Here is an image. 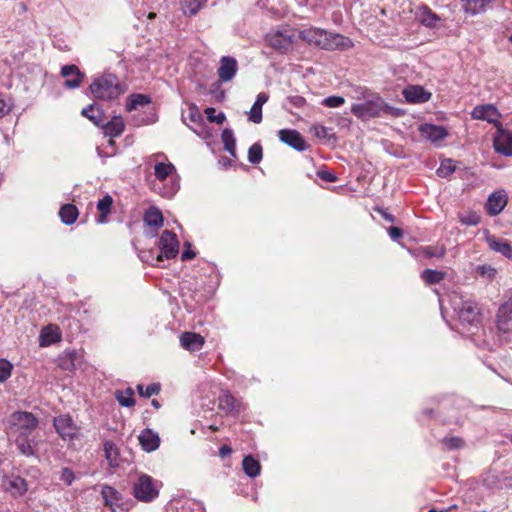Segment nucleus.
Here are the masks:
<instances>
[{
    "instance_id": "obj_1",
    "label": "nucleus",
    "mask_w": 512,
    "mask_h": 512,
    "mask_svg": "<svg viewBox=\"0 0 512 512\" xmlns=\"http://www.w3.org/2000/svg\"><path fill=\"white\" fill-rule=\"evenodd\" d=\"M10 425L20 453L25 456L35 455L36 442L31 434L38 426L37 418L30 412L17 411L11 415Z\"/></svg>"
},
{
    "instance_id": "obj_2",
    "label": "nucleus",
    "mask_w": 512,
    "mask_h": 512,
    "mask_svg": "<svg viewBox=\"0 0 512 512\" xmlns=\"http://www.w3.org/2000/svg\"><path fill=\"white\" fill-rule=\"evenodd\" d=\"M299 35L309 44L325 50H347L353 46V42L348 37L320 28L310 27L300 31Z\"/></svg>"
},
{
    "instance_id": "obj_3",
    "label": "nucleus",
    "mask_w": 512,
    "mask_h": 512,
    "mask_svg": "<svg viewBox=\"0 0 512 512\" xmlns=\"http://www.w3.org/2000/svg\"><path fill=\"white\" fill-rule=\"evenodd\" d=\"M351 113L358 119L367 121L385 115L399 116L400 110L390 106L379 94H376L364 102L352 104Z\"/></svg>"
},
{
    "instance_id": "obj_4",
    "label": "nucleus",
    "mask_w": 512,
    "mask_h": 512,
    "mask_svg": "<svg viewBox=\"0 0 512 512\" xmlns=\"http://www.w3.org/2000/svg\"><path fill=\"white\" fill-rule=\"evenodd\" d=\"M90 91L96 99L110 101L118 98L125 92V89L116 75L105 72L94 78L90 85Z\"/></svg>"
},
{
    "instance_id": "obj_5",
    "label": "nucleus",
    "mask_w": 512,
    "mask_h": 512,
    "mask_svg": "<svg viewBox=\"0 0 512 512\" xmlns=\"http://www.w3.org/2000/svg\"><path fill=\"white\" fill-rule=\"evenodd\" d=\"M154 175L159 181H164L170 177V184L163 188L161 194L166 198H172L180 187L175 166L170 162H158L154 166Z\"/></svg>"
},
{
    "instance_id": "obj_6",
    "label": "nucleus",
    "mask_w": 512,
    "mask_h": 512,
    "mask_svg": "<svg viewBox=\"0 0 512 512\" xmlns=\"http://www.w3.org/2000/svg\"><path fill=\"white\" fill-rule=\"evenodd\" d=\"M497 335L500 342L512 341V301L503 303L496 315Z\"/></svg>"
},
{
    "instance_id": "obj_7",
    "label": "nucleus",
    "mask_w": 512,
    "mask_h": 512,
    "mask_svg": "<svg viewBox=\"0 0 512 512\" xmlns=\"http://www.w3.org/2000/svg\"><path fill=\"white\" fill-rule=\"evenodd\" d=\"M159 494L157 482L147 474H141L133 484L134 497L142 502H150Z\"/></svg>"
},
{
    "instance_id": "obj_8",
    "label": "nucleus",
    "mask_w": 512,
    "mask_h": 512,
    "mask_svg": "<svg viewBox=\"0 0 512 512\" xmlns=\"http://www.w3.org/2000/svg\"><path fill=\"white\" fill-rule=\"evenodd\" d=\"M454 310L463 325H477L480 323L481 313L478 304L472 300L454 302Z\"/></svg>"
},
{
    "instance_id": "obj_9",
    "label": "nucleus",
    "mask_w": 512,
    "mask_h": 512,
    "mask_svg": "<svg viewBox=\"0 0 512 512\" xmlns=\"http://www.w3.org/2000/svg\"><path fill=\"white\" fill-rule=\"evenodd\" d=\"M158 246L160 253L156 257L157 262H161L164 259H173L178 255L179 241L176 234L169 230L162 232Z\"/></svg>"
},
{
    "instance_id": "obj_10",
    "label": "nucleus",
    "mask_w": 512,
    "mask_h": 512,
    "mask_svg": "<svg viewBox=\"0 0 512 512\" xmlns=\"http://www.w3.org/2000/svg\"><path fill=\"white\" fill-rule=\"evenodd\" d=\"M54 427L63 440H74L78 438L79 427L74 423L69 414L59 415L54 418Z\"/></svg>"
},
{
    "instance_id": "obj_11",
    "label": "nucleus",
    "mask_w": 512,
    "mask_h": 512,
    "mask_svg": "<svg viewBox=\"0 0 512 512\" xmlns=\"http://www.w3.org/2000/svg\"><path fill=\"white\" fill-rule=\"evenodd\" d=\"M101 495L105 504L109 506L113 512H124L129 509V502L112 486H102Z\"/></svg>"
},
{
    "instance_id": "obj_12",
    "label": "nucleus",
    "mask_w": 512,
    "mask_h": 512,
    "mask_svg": "<svg viewBox=\"0 0 512 512\" xmlns=\"http://www.w3.org/2000/svg\"><path fill=\"white\" fill-rule=\"evenodd\" d=\"M267 41L269 45L274 49L281 52H286L292 48L294 35L288 30L275 31L268 34Z\"/></svg>"
},
{
    "instance_id": "obj_13",
    "label": "nucleus",
    "mask_w": 512,
    "mask_h": 512,
    "mask_svg": "<svg viewBox=\"0 0 512 512\" xmlns=\"http://www.w3.org/2000/svg\"><path fill=\"white\" fill-rule=\"evenodd\" d=\"M278 137L281 142L297 151H305L309 147L302 135L294 129H281L278 131Z\"/></svg>"
},
{
    "instance_id": "obj_14",
    "label": "nucleus",
    "mask_w": 512,
    "mask_h": 512,
    "mask_svg": "<svg viewBox=\"0 0 512 512\" xmlns=\"http://www.w3.org/2000/svg\"><path fill=\"white\" fill-rule=\"evenodd\" d=\"M493 146L497 153L504 156H512V132L498 127Z\"/></svg>"
},
{
    "instance_id": "obj_15",
    "label": "nucleus",
    "mask_w": 512,
    "mask_h": 512,
    "mask_svg": "<svg viewBox=\"0 0 512 512\" xmlns=\"http://www.w3.org/2000/svg\"><path fill=\"white\" fill-rule=\"evenodd\" d=\"M238 71V63L234 57L223 56L219 61L217 75L221 82L231 81Z\"/></svg>"
},
{
    "instance_id": "obj_16",
    "label": "nucleus",
    "mask_w": 512,
    "mask_h": 512,
    "mask_svg": "<svg viewBox=\"0 0 512 512\" xmlns=\"http://www.w3.org/2000/svg\"><path fill=\"white\" fill-rule=\"evenodd\" d=\"M60 74L62 77L66 78L63 85L68 89L78 88L85 77V74L82 73L79 68L73 64L63 66L61 68Z\"/></svg>"
},
{
    "instance_id": "obj_17",
    "label": "nucleus",
    "mask_w": 512,
    "mask_h": 512,
    "mask_svg": "<svg viewBox=\"0 0 512 512\" xmlns=\"http://www.w3.org/2000/svg\"><path fill=\"white\" fill-rule=\"evenodd\" d=\"M471 116L473 119L487 121L488 123H498V118L500 117V113L497 108L492 104H485L476 106L472 112Z\"/></svg>"
},
{
    "instance_id": "obj_18",
    "label": "nucleus",
    "mask_w": 512,
    "mask_h": 512,
    "mask_svg": "<svg viewBox=\"0 0 512 512\" xmlns=\"http://www.w3.org/2000/svg\"><path fill=\"white\" fill-rule=\"evenodd\" d=\"M218 408L227 414H238L244 407L229 391H224L218 398Z\"/></svg>"
},
{
    "instance_id": "obj_19",
    "label": "nucleus",
    "mask_w": 512,
    "mask_h": 512,
    "mask_svg": "<svg viewBox=\"0 0 512 512\" xmlns=\"http://www.w3.org/2000/svg\"><path fill=\"white\" fill-rule=\"evenodd\" d=\"M2 486L13 496H21L28 489L26 481L16 475L4 476L2 479Z\"/></svg>"
},
{
    "instance_id": "obj_20",
    "label": "nucleus",
    "mask_w": 512,
    "mask_h": 512,
    "mask_svg": "<svg viewBox=\"0 0 512 512\" xmlns=\"http://www.w3.org/2000/svg\"><path fill=\"white\" fill-rule=\"evenodd\" d=\"M403 96L408 103H425L430 100L431 93L419 85H410L403 90Z\"/></svg>"
},
{
    "instance_id": "obj_21",
    "label": "nucleus",
    "mask_w": 512,
    "mask_h": 512,
    "mask_svg": "<svg viewBox=\"0 0 512 512\" xmlns=\"http://www.w3.org/2000/svg\"><path fill=\"white\" fill-rule=\"evenodd\" d=\"M507 195L504 191L493 192L486 203V210L489 215H498L507 205Z\"/></svg>"
},
{
    "instance_id": "obj_22",
    "label": "nucleus",
    "mask_w": 512,
    "mask_h": 512,
    "mask_svg": "<svg viewBox=\"0 0 512 512\" xmlns=\"http://www.w3.org/2000/svg\"><path fill=\"white\" fill-rule=\"evenodd\" d=\"M419 132L423 138L433 143L443 140L448 134L444 127L427 123L419 127Z\"/></svg>"
},
{
    "instance_id": "obj_23",
    "label": "nucleus",
    "mask_w": 512,
    "mask_h": 512,
    "mask_svg": "<svg viewBox=\"0 0 512 512\" xmlns=\"http://www.w3.org/2000/svg\"><path fill=\"white\" fill-rule=\"evenodd\" d=\"M205 343L204 338L195 332H184L180 335L181 346L190 352L200 350Z\"/></svg>"
},
{
    "instance_id": "obj_24",
    "label": "nucleus",
    "mask_w": 512,
    "mask_h": 512,
    "mask_svg": "<svg viewBox=\"0 0 512 512\" xmlns=\"http://www.w3.org/2000/svg\"><path fill=\"white\" fill-rule=\"evenodd\" d=\"M486 241L491 250L500 253L509 260H512V242L498 239L495 236H488Z\"/></svg>"
},
{
    "instance_id": "obj_25",
    "label": "nucleus",
    "mask_w": 512,
    "mask_h": 512,
    "mask_svg": "<svg viewBox=\"0 0 512 512\" xmlns=\"http://www.w3.org/2000/svg\"><path fill=\"white\" fill-rule=\"evenodd\" d=\"M139 442L143 450L152 452L159 447L160 439L157 433H154L150 429H145L139 435Z\"/></svg>"
},
{
    "instance_id": "obj_26",
    "label": "nucleus",
    "mask_w": 512,
    "mask_h": 512,
    "mask_svg": "<svg viewBox=\"0 0 512 512\" xmlns=\"http://www.w3.org/2000/svg\"><path fill=\"white\" fill-rule=\"evenodd\" d=\"M417 19L427 27H435L440 18L429 7L421 6L416 13Z\"/></svg>"
},
{
    "instance_id": "obj_27",
    "label": "nucleus",
    "mask_w": 512,
    "mask_h": 512,
    "mask_svg": "<svg viewBox=\"0 0 512 512\" xmlns=\"http://www.w3.org/2000/svg\"><path fill=\"white\" fill-rule=\"evenodd\" d=\"M103 450L105 454V459L107 460L109 467H117L119 465V450L116 447L115 443L111 440L105 441L103 444Z\"/></svg>"
},
{
    "instance_id": "obj_28",
    "label": "nucleus",
    "mask_w": 512,
    "mask_h": 512,
    "mask_svg": "<svg viewBox=\"0 0 512 512\" xmlns=\"http://www.w3.org/2000/svg\"><path fill=\"white\" fill-rule=\"evenodd\" d=\"M61 336L58 332V328L55 326H47L41 330L40 333V345L48 346L53 343L60 341Z\"/></svg>"
},
{
    "instance_id": "obj_29",
    "label": "nucleus",
    "mask_w": 512,
    "mask_h": 512,
    "mask_svg": "<svg viewBox=\"0 0 512 512\" xmlns=\"http://www.w3.org/2000/svg\"><path fill=\"white\" fill-rule=\"evenodd\" d=\"M112 204H113V199L110 195H105L102 199H100L98 201L97 209L100 213L96 220L98 224L106 223L107 216L111 212Z\"/></svg>"
},
{
    "instance_id": "obj_30",
    "label": "nucleus",
    "mask_w": 512,
    "mask_h": 512,
    "mask_svg": "<svg viewBox=\"0 0 512 512\" xmlns=\"http://www.w3.org/2000/svg\"><path fill=\"white\" fill-rule=\"evenodd\" d=\"M144 222L147 226L160 228L163 225V215L156 207H150L144 214Z\"/></svg>"
},
{
    "instance_id": "obj_31",
    "label": "nucleus",
    "mask_w": 512,
    "mask_h": 512,
    "mask_svg": "<svg viewBox=\"0 0 512 512\" xmlns=\"http://www.w3.org/2000/svg\"><path fill=\"white\" fill-rule=\"evenodd\" d=\"M462 2L466 13L476 15L484 12L491 0H462Z\"/></svg>"
},
{
    "instance_id": "obj_32",
    "label": "nucleus",
    "mask_w": 512,
    "mask_h": 512,
    "mask_svg": "<svg viewBox=\"0 0 512 512\" xmlns=\"http://www.w3.org/2000/svg\"><path fill=\"white\" fill-rule=\"evenodd\" d=\"M125 125L121 117H114L104 126L105 135L112 137L120 136L124 131Z\"/></svg>"
},
{
    "instance_id": "obj_33",
    "label": "nucleus",
    "mask_w": 512,
    "mask_h": 512,
    "mask_svg": "<svg viewBox=\"0 0 512 512\" xmlns=\"http://www.w3.org/2000/svg\"><path fill=\"white\" fill-rule=\"evenodd\" d=\"M242 468L245 474L251 478H254L260 474L261 466L258 460L251 455L244 457L242 461Z\"/></svg>"
},
{
    "instance_id": "obj_34",
    "label": "nucleus",
    "mask_w": 512,
    "mask_h": 512,
    "mask_svg": "<svg viewBox=\"0 0 512 512\" xmlns=\"http://www.w3.org/2000/svg\"><path fill=\"white\" fill-rule=\"evenodd\" d=\"M59 216L61 221L66 225L73 224L78 216V210L73 204H65L61 207L59 211Z\"/></svg>"
},
{
    "instance_id": "obj_35",
    "label": "nucleus",
    "mask_w": 512,
    "mask_h": 512,
    "mask_svg": "<svg viewBox=\"0 0 512 512\" xmlns=\"http://www.w3.org/2000/svg\"><path fill=\"white\" fill-rule=\"evenodd\" d=\"M221 139L224 144L225 150L233 157H236V139L231 129H224L221 134Z\"/></svg>"
},
{
    "instance_id": "obj_36",
    "label": "nucleus",
    "mask_w": 512,
    "mask_h": 512,
    "mask_svg": "<svg viewBox=\"0 0 512 512\" xmlns=\"http://www.w3.org/2000/svg\"><path fill=\"white\" fill-rule=\"evenodd\" d=\"M206 0H181V10L185 15H195L205 4Z\"/></svg>"
},
{
    "instance_id": "obj_37",
    "label": "nucleus",
    "mask_w": 512,
    "mask_h": 512,
    "mask_svg": "<svg viewBox=\"0 0 512 512\" xmlns=\"http://www.w3.org/2000/svg\"><path fill=\"white\" fill-rule=\"evenodd\" d=\"M150 103V98L144 94H132L126 102V110L131 112L139 106H144Z\"/></svg>"
},
{
    "instance_id": "obj_38",
    "label": "nucleus",
    "mask_w": 512,
    "mask_h": 512,
    "mask_svg": "<svg viewBox=\"0 0 512 512\" xmlns=\"http://www.w3.org/2000/svg\"><path fill=\"white\" fill-rule=\"evenodd\" d=\"M445 276V272L432 269H426L421 273V278L429 285L440 283Z\"/></svg>"
},
{
    "instance_id": "obj_39",
    "label": "nucleus",
    "mask_w": 512,
    "mask_h": 512,
    "mask_svg": "<svg viewBox=\"0 0 512 512\" xmlns=\"http://www.w3.org/2000/svg\"><path fill=\"white\" fill-rule=\"evenodd\" d=\"M421 253L426 258H443L446 254V248L443 245H429L421 248Z\"/></svg>"
},
{
    "instance_id": "obj_40",
    "label": "nucleus",
    "mask_w": 512,
    "mask_h": 512,
    "mask_svg": "<svg viewBox=\"0 0 512 512\" xmlns=\"http://www.w3.org/2000/svg\"><path fill=\"white\" fill-rule=\"evenodd\" d=\"M116 399L123 407H133L135 405L134 391L131 388H127L124 391H117Z\"/></svg>"
},
{
    "instance_id": "obj_41",
    "label": "nucleus",
    "mask_w": 512,
    "mask_h": 512,
    "mask_svg": "<svg viewBox=\"0 0 512 512\" xmlns=\"http://www.w3.org/2000/svg\"><path fill=\"white\" fill-rule=\"evenodd\" d=\"M81 114L84 117H87L91 122H93L97 126H99L102 122V112L99 109H97L94 104H91L82 109Z\"/></svg>"
},
{
    "instance_id": "obj_42",
    "label": "nucleus",
    "mask_w": 512,
    "mask_h": 512,
    "mask_svg": "<svg viewBox=\"0 0 512 512\" xmlns=\"http://www.w3.org/2000/svg\"><path fill=\"white\" fill-rule=\"evenodd\" d=\"M137 390L140 396L149 398L153 395H157L160 391V385L153 383L148 385L147 387H144L142 384L137 385Z\"/></svg>"
},
{
    "instance_id": "obj_43",
    "label": "nucleus",
    "mask_w": 512,
    "mask_h": 512,
    "mask_svg": "<svg viewBox=\"0 0 512 512\" xmlns=\"http://www.w3.org/2000/svg\"><path fill=\"white\" fill-rule=\"evenodd\" d=\"M376 94L377 93L372 92L366 87L358 86L353 89L352 98L358 100L359 102H364L365 100H368L370 97Z\"/></svg>"
},
{
    "instance_id": "obj_44",
    "label": "nucleus",
    "mask_w": 512,
    "mask_h": 512,
    "mask_svg": "<svg viewBox=\"0 0 512 512\" xmlns=\"http://www.w3.org/2000/svg\"><path fill=\"white\" fill-rule=\"evenodd\" d=\"M455 171V165L451 159H446L441 162L437 169V175L440 177H448Z\"/></svg>"
},
{
    "instance_id": "obj_45",
    "label": "nucleus",
    "mask_w": 512,
    "mask_h": 512,
    "mask_svg": "<svg viewBox=\"0 0 512 512\" xmlns=\"http://www.w3.org/2000/svg\"><path fill=\"white\" fill-rule=\"evenodd\" d=\"M262 159V147L260 144H253L248 150V160L252 164H257Z\"/></svg>"
},
{
    "instance_id": "obj_46",
    "label": "nucleus",
    "mask_w": 512,
    "mask_h": 512,
    "mask_svg": "<svg viewBox=\"0 0 512 512\" xmlns=\"http://www.w3.org/2000/svg\"><path fill=\"white\" fill-rule=\"evenodd\" d=\"M345 103V99L342 96L332 95L324 98L321 104L328 108H338Z\"/></svg>"
},
{
    "instance_id": "obj_47",
    "label": "nucleus",
    "mask_w": 512,
    "mask_h": 512,
    "mask_svg": "<svg viewBox=\"0 0 512 512\" xmlns=\"http://www.w3.org/2000/svg\"><path fill=\"white\" fill-rule=\"evenodd\" d=\"M216 110L213 107H208L205 109V114L207 116V119L211 123H217V124H223L226 120V116L224 113L220 112L219 114H215Z\"/></svg>"
},
{
    "instance_id": "obj_48",
    "label": "nucleus",
    "mask_w": 512,
    "mask_h": 512,
    "mask_svg": "<svg viewBox=\"0 0 512 512\" xmlns=\"http://www.w3.org/2000/svg\"><path fill=\"white\" fill-rule=\"evenodd\" d=\"M476 272L480 276H482L486 279H493L497 274V270L494 267H492L491 265H487V264L479 265L476 268Z\"/></svg>"
},
{
    "instance_id": "obj_49",
    "label": "nucleus",
    "mask_w": 512,
    "mask_h": 512,
    "mask_svg": "<svg viewBox=\"0 0 512 512\" xmlns=\"http://www.w3.org/2000/svg\"><path fill=\"white\" fill-rule=\"evenodd\" d=\"M12 365L9 361L0 360V382L6 381L11 375Z\"/></svg>"
},
{
    "instance_id": "obj_50",
    "label": "nucleus",
    "mask_w": 512,
    "mask_h": 512,
    "mask_svg": "<svg viewBox=\"0 0 512 512\" xmlns=\"http://www.w3.org/2000/svg\"><path fill=\"white\" fill-rule=\"evenodd\" d=\"M480 219L481 217L477 213L470 212L467 215H462L460 222L464 225L475 226L480 223Z\"/></svg>"
},
{
    "instance_id": "obj_51",
    "label": "nucleus",
    "mask_w": 512,
    "mask_h": 512,
    "mask_svg": "<svg viewBox=\"0 0 512 512\" xmlns=\"http://www.w3.org/2000/svg\"><path fill=\"white\" fill-rule=\"evenodd\" d=\"M248 119L253 123H260L262 121V107L254 103L249 111Z\"/></svg>"
},
{
    "instance_id": "obj_52",
    "label": "nucleus",
    "mask_w": 512,
    "mask_h": 512,
    "mask_svg": "<svg viewBox=\"0 0 512 512\" xmlns=\"http://www.w3.org/2000/svg\"><path fill=\"white\" fill-rule=\"evenodd\" d=\"M59 478L67 486H70L73 483V481L75 480V474L70 468L65 467V468H62V470L60 471Z\"/></svg>"
},
{
    "instance_id": "obj_53",
    "label": "nucleus",
    "mask_w": 512,
    "mask_h": 512,
    "mask_svg": "<svg viewBox=\"0 0 512 512\" xmlns=\"http://www.w3.org/2000/svg\"><path fill=\"white\" fill-rule=\"evenodd\" d=\"M187 118L193 123H198L202 120V115L196 105L191 104L189 106Z\"/></svg>"
},
{
    "instance_id": "obj_54",
    "label": "nucleus",
    "mask_w": 512,
    "mask_h": 512,
    "mask_svg": "<svg viewBox=\"0 0 512 512\" xmlns=\"http://www.w3.org/2000/svg\"><path fill=\"white\" fill-rule=\"evenodd\" d=\"M442 442L448 449H457L463 445V441L459 437L444 438Z\"/></svg>"
},
{
    "instance_id": "obj_55",
    "label": "nucleus",
    "mask_w": 512,
    "mask_h": 512,
    "mask_svg": "<svg viewBox=\"0 0 512 512\" xmlns=\"http://www.w3.org/2000/svg\"><path fill=\"white\" fill-rule=\"evenodd\" d=\"M287 103L295 108H302L306 104V100L302 96L295 95V96H289L287 98Z\"/></svg>"
},
{
    "instance_id": "obj_56",
    "label": "nucleus",
    "mask_w": 512,
    "mask_h": 512,
    "mask_svg": "<svg viewBox=\"0 0 512 512\" xmlns=\"http://www.w3.org/2000/svg\"><path fill=\"white\" fill-rule=\"evenodd\" d=\"M318 176L324 180V181H327V182H335L337 180V177L336 175L331 172V171H328V170H321V171H318Z\"/></svg>"
},
{
    "instance_id": "obj_57",
    "label": "nucleus",
    "mask_w": 512,
    "mask_h": 512,
    "mask_svg": "<svg viewBox=\"0 0 512 512\" xmlns=\"http://www.w3.org/2000/svg\"><path fill=\"white\" fill-rule=\"evenodd\" d=\"M388 233L393 240H398L403 235L402 230L395 226L390 227Z\"/></svg>"
},
{
    "instance_id": "obj_58",
    "label": "nucleus",
    "mask_w": 512,
    "mask_h": 512,
    "mask_svg": "<svg viewBox=\"0 0 512 512\" xmlns=\"http://www.w3.org/2000/svg\"><path fill=\"white\" fill-rule=\"evenodd\" d=\"M195 257V253L190 249V245L187 244L186 248L182 252L181 258L183 261L190 260Z\"/></svg>"
},
{
    "instance_id": "obj_59",
    "label": "nucleus",
    "mask_w": 512,
    "mask_h": 512,
    "mask_svg": "<svg viewBox=\"0 0 512 512\" xmlns=\"http://www.w3.org/2000/svg\"><path fill=\"white\" fill-rule=\"evenodd\" d=\"M9 111V104L0 96V118L6 115Z\"/></svg>"
},
{
    "instance_id": "obj_60",
    "label": "nucleus",
    "mask_w": 512,
    "mask_h": 512,
    "mask_svg": "<svg viewBox=\"0 0 512 512\" xmlns=\"http://www.w3.org/2000/svg\"><path fill=\"white\" fill-rule=\"evenodd\" d=\"M327 128L324 126H315L314 133L318 138H325L327 136Z\"/></svg>"
},
{
    "instance_id": "obj_61",
    "label": "nucleus",
    "mask_w": 512,
    "mask_h": 512,
    "mask_svg": "<svg viewBox=\"0 0 512 512\" xmlns=\"http://www.w3.org/2000/svg\"><path fill=\"white\" fill-rule=\"evenodd\" d=\"M268 98L269 97L266 93H259L254 103L257 104V106L263 107V105L268 101Z\"/></svg>"
},
{
    "instance_id": "obj_62",
    "label": "nucleus",
    "mask_w": 512,
    "mask_h": 512,
    "mask_svg": "<svg viewBox=\"0 0 512 512\" xmlns=\"http://www.w3.org/2000/svg\"><path fill=\"white\" fill-rule=\"evenodd\" d=\"M232 452L231 448L228 445H223L219 449V454L221 457H225L227 455H230Z\"/></svg>"
},
{
    "instance_id": "obj_63",
    "label": "nucleus",
    "mask_w": 512,
    "mask_h": 512,
    "mask_svg": "<svg viewBox=\"0 0 512 512\" xmlns=\"http://www.w3.org/2000/svg\"><path fill=\"white\" fill-rule=\"evenodd\" d=\"M382 216L389 222H394V217L386 212H381Z\"/></svg>"
},
{
    "instance_id": "obj_64",
    "label": "nucleus",
    "mask_w": 512,
    "mask_h": 512,
    "mask_svg": "<svg viewBox=\"0 0 512 512\" xmlns=\"http://www.w3.org/2000/svg\"><path fill=\"white\" fill-rule=\"evenodd\" d=\"M152 405L155 407V408H159L160 407V404L157 400H152Z\"/></svg>"
}]
</instances>
